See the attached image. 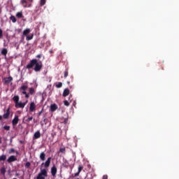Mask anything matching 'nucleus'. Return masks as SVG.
<instances>
[{"label": "nucleus", "instance_id": "f257e3e1", "mask_svg": "<svg viewBox=\"0 0 179 179\" xmlns=\"http://www.w3.org/2000/svg\"><path fill=\"white\" fill-rule=\"evenodd\" d=\"M34 68V71L36 72H40V71L43 68V63L42 62H38L36 59H34L32 60H30L29 64L27 65V69H31Z\"/></svg>", "mask_w": 179, "mask_h": 179}, {"label": "nucleus", "instance_id": "f03ea898", "mask_svg": "<svg viewBox=\"0 0 179 179\" xmlns=\"http://www.w3.org/2000/svg\"><path fill=\"white\" fill-rule=\"evenodd\" d=\"M34 0H21L20 4L24 8H29L32 6Z\"/></svg>", "mask_w": 179, "mask_h": 179}, {"label": "nucleus", "instance_id": "7ed1b4c3", "mask_svg": "<svg viewBox=\"0 0 179 179\" xmlns=\"http://www.w3.org/2000/svg\"><path fill=\"white\" fill-rule=\"evenodd\" d=\"M29 33H31V29H24V31H23V36H27V41L33 40V38H34V34L27 36L28 34H29Z\"/></svg>", "mask_w": 179, "mask_h": 179}, {"label": "nucleus", "instance_id": "20e7f679", "mask_svg": "<svg viewBox=\"0 0 179 179\" xmlns=\"http://www.w3.org/2000/svg\"><path fill=\"white\" fill-rule=\"evenodd\" d=\"M48 176L47 170L43 169L41 170V173H38V177H36V179H45V177H47Z\"/></svg>", "mask_w": 179, "mask_h": 179}, {"label": "nucleus", "instance_id": "39448f33", "mask_svg": "<svg viewBox=\"0 0 179 179\" xmlns=\"http://www.w3.org/2000/svg\"><path fill=\"white\" fill-rule=\"evenodd\" d=\"M3 85H8L10 84L11 85H13L12 81L13 80V78L12 76H9L8 78H3Z\"/></svg>", "mask_w": 179, "mask_h": 179}, {"label": "nucleus", "instance_id": "423d86ee", "mask_svg": "<svg viewBox=\"0 0 179 179\" xmlns=\"http://www.w3.org/2000/svg\"><path fill=\"white\" fill-rule=\"evenodd\" d=\"M27 102L22 103V102H15V108H24L25 107V105H27Z\"/></svg>", "mask_w": 179, "mask_h": 179}, {"label": "nucleus", "instance_id": "0eeeda50", "mask_svg": "<svg viewBox=\"0 0 179 179\" xmlns=\"http://www.w3.org/2000/svg\"><path fill=\"white\" fill-rule=\"evenodd\" d=\"M51 157L48 158L47 161H45V163H42V166L43 165V167H45V169H48L50 166V164H51Z\"/></svg>", "mask_w": 179, "mask_h": 179}, {"label": "nucleus", "instance_id": "6e6552de", "mask_svg": "<svg viewBox=\"0 0 179 179\" xmlns=\"http://www.w3.org/2000/svg\"><path fill=\"white\" fill-rule=\"evenodd\" d=\"M17 158H16V157L14 155L10 156L9 158H8L7 159V162L9 164H11L12 162H17Z\"/></svg>", "mask_w": 179, "mask_h": 179}, {"label": "nucleus", "instance_id": "1a4fd4ad", "mask_svg": "<svg viewBox=\"0 0 179 179\" xmlns=\"http://www.w3.org/2000/svg\"><path fill=\"white\" fill-rule=\"evenodd\" d=\"M19 122L18 115H15L14 119L12 120V125L13 127H15L17 125Z\"/></svg>", "mask_w": 179, "mask_h": 179}, {"label": "nucleus", "instance_id": "9d476101", "mask_svg": "<svg viewBox=\"0 0 179 179\" xmlns=\"http://www.w3.org/2000/svg\"><path fill=\"white\" fill-rule=\"evenodd\" d=\"M10 116V107L7 108V110H6V113L3 115V118L5 120H7L9 118Z\"/></svg>", "mask_w": 179, "mask_h": 179}, {"label": "nucleus", "instance_id": "9b49d317", "mask_svg": "<svg viewBox=\"0 0 179 179\" xmlns=\"http://www.w3.org/2000/svg\"><path fill=\"white\" fill-rule=\"evenodd\" d=\"M36 104L34 102L30 103V106H29V111L31 113H33L34 111H36Z\"/></svg>", "mask_w": 179, "mask_h": 179}, {"label": "nucleus", "instance_id": "f8f14e48", "mask_svg": "<svg viewBox=\"0 0 179 179\" xmlns=\"http://www.w3.org/2000/svg\"><path fill=\"white\" fill-rule=\"evenodd\" d=\"M56 173H57V168L55 166H52L51 168V174L53 177H55Z\"/></svg>", "mask_w": 179, "mask_h": 179}, {"label": "nucleus", "instance_id": "ddd939ff", "mask_svg": "<svg viewBox=\"0 0 179 179\" xmlns=\"http://www.w3.org/2000/svg\"><path fill=\"white\" fill-rule=\"evenodd\" d=\"M39 159H41V161L44 162L46 159V154L44 152H42L39 155Z\"/></svg>", "mask_w": 179, "mask_h": 179}, {"label": "nucleus", "instance_id": "4468645a", "mask_svg": "<svg viewBox=\"0 0 179 179\" xmlns=\"http://www.w3.org/2000/svg\"><path fill=\"white\" fill-rule=\"evenodd\" d=\"M62 166L64 167L65 169H69V161H67L66 159L63 161Z\"/></svg>", "mask_w": 179, "mask_h": 179}, {"label": "nucleus", "instance_id": "2eb2a0df", "mask_svg": "<svg viewBox=\"0 0 179 179\" xmlns=\"http://www.w3.org/2000/svg\"><path fill=\"white\" fill-rule=\"evenodd\" d=\"M41 138V133L40 131H36V133H34V139H38Z\"/></svg>", "mask_w": 179, "mask_h": 179}, {"label": "nucleus", "instance_id": "dca6fc26", "mask_svg": "<svg viewBox=\"0 0 179 179\" xmlns=\"http://www.w3.org/2000/svg\"><path fill=\"white\" fill-rule=\"evenodd\" d=\"M69 95V88H66L63 92V97H66Z\"/></svg>", "mask_w": 179, "mask_h": 179}, {"label": "nucleus", "instance_id": "f3484780", "mask_svg": "<svg viewBox=\"0 0 179 179\" xmlns=\"http://www.w3.org/2000/svg\"><path fill=\"white\" fill-rule=\"evenodd\" d=\"M57 108H58L57 105H56L55 103L52 104L50 106V110L52 112L56 111V110H57Z\"/></svg>", "mask_w": 179, "mask_h": 179}, {"label": "nucleus", "instance_id": "a211bd4d", "mask_svg": "<svg viewBox=\"0 0 179 179\" xmlns=\"http://www.w3.org/2000/svg\"><path fill=\"white\" fill-rule=\"evenodd\" d=\"M1 55L6 57V55L8 54V50L6 48L1 49Z\"/></svg>", "mask_w": 179, "mask_h": 179}, {"label": "nucleus", "instance_id": "6ab92c4d", "mask_svg": "<svg viewBox=\"0 0 179 179\" xmlns=\"http://www.w3.org/2000/svg\"><path fill=\"white\" fill-rule=\"evenodd\" d=\"M16 17L18 19H21L23 17L22 11L18 12L16 13Z\"/></svg>", "mask_w": 179, "mask_h": 179}, {"label": "nucleus", "instance_id": "aec40b11", "mask_svg": "<svg viewBox=\"0 0 179 179\" xmlns=\"http://www.w3.org/2000/svg\"><path fill=\"white\" fill-rule=\"evenodd\" d=\"M7 156L6 155H1L0 157V162H4L6 160Z\"/></svg>", "mask_w": 179, "mask_h": 179}, {"label": "nucleus", "instance_id": "412c9836", "mask_svg": "<svg viewBox=\"0 0 179 179\" xmlns=\"http://www.w3.org/2000/svg\"><path fill=\"white\" fill-rule=\"evenodd\" d=\"M13 101H14V103H19V96H14L13 97Z\"/></svg>", "mask_w": 179, "mask_h": 179}, {"label": "nucleus", "instance_id": "4be33fe9", "mask_svg": "<svg viewBox=\"0 0 179 179\" xmlns=\"http://www.w3.org/2000/svg\"><path fill=\"white\" fill-rule=\"evenodd\" d=\"M46 4V0H40L39 5L41 7H43Z\"/></svg>", "mask_w": 179, "mask_h": 179}, {"label": "nucleus", "instance_id": "5701e85b", "mask_svg": "<svg viewBox=\"0 0 179 179\" xmlns=\"http://www.w3.org/2000/svg\"><path fill=\"white\" fill-rule=\"evenodd\" d=\"M10 20H11L13 23H15L17 21L15 16L13 15L10 17Z\"/></svg>", "mask_w": 179, "mask_h": 179}, {"label": "nucleus", "instance_id": "b1692460", "mask_svg": "<svg viewBox=\"0 0 179 179\" xmlns=\"http://www.w3.org/2000/svg\"><path fill=\"white\" fill-rule=\"evenodd\" d=\"M20 90L27 91V85H21Z\"/></svg>", "mask_w": 179, "mask_h": 179}, {"label": "nucleus", "instance_id": "393cba45", "mask_svg": "<svg viewBox=\"0 0 179 179\" xmlns=\"http://www.w3.org/2000/svg\"><path fill=\"white\" fill-rule=\"evenodd\" d=\"M22 94L25 95V98L26 99H29V94L28 93H27L26 90H22Z\"/></svg>", "mask_w": 179, "mask_h": 179}, {"label": "nucleus", "instance_id": "a878e982", "mask_svg": "<svg viewBox=\"0 0 179 179\" xmlns=\"http://www.w3.org/2000/svg\"><path fill=\"white\" fill-rule=\"evenodd\" d=\"M1 173L2 175H5V173H6V169L4 167H2V168L1 169Z\"/></svg>", "mask_w": 179, "mask_h": 179}, {"label": "nucleus", "instance_id": "bb28decb", "mask_svg": "<svg viewBox=\"0 0 179 179\" xmlns=\"http://www.w3.org/2000/svg\"><path fill=\"white\" fill-rule=\"evenodd\" d=\"M24 167H25V169H29V167H31V162L25 163Z\"/></svg>", "mask_w": 179, "mask_h": 179}, {"label": "nucleus", "instance_id": "cd10ccee", "mask_svg": "<svg viewBox=\"0 0 179 179\" xmlns=\"http://www.w3.org/2000/svg\"><path fill=\"white\" fill-rule=\"evenodd\" d=\"M29 94L31 95L34 94V89L33 87L29 88Z\"/></svg>", "mask_w": 179, "mask_h": 179}, {"label": "nucleus", "instance_id": "c85d7f7f", "mask_svg": "<svg viewBox=\"0 0 179 179\" xmlns=\"http://www.w3.org/2000/svg\"><path fill=\"white\" fill-rule=\"evenodd\" d=\"M69 76V71L66 69L64 71V78H66Z\"/></svg>", "mask_w": 179, "mask_h": 179}, {"label": "nucleus", "instance_id": "c756f323", "mask_svg": "<svg viewBox=\"0 0 179 179\" xmlns=\"http://www.w3.org/2000/svg\"><path fill=\"white\" fill-rule=\"evenodd\" d=\"M80 172L78 171V173L72 174L71 177H78V176H80Z\"/></svg>", "mask_w": 179, "mask_h": 179}, {"label": "nucleus", "instance_id": "7c9ffc66", "mask_svg": "<svg viewBox=\"0 0 179 179\" xmlns=\"http://www.w3.org/2000/svg\"><path fill=\"white\" fill-rule=\"evenodd\" d=\"M62 87V83H58L56 85L57 88H61Z\"/></svg>", "mask_w": 179, "mask_h": 179}, {"label": "nucleus", "instance_id": "2f4dec72", "mask_svg": "<svg viewBox=\"0 0 179 179\" xmlns=\"http://www.w3.org/2000/svg\"><path fill=\"white\" fill-rule=\"evenodd\" d=\"M83 165L78 166V172L80 173L83 171Z\"/></svg>", "mask_w": 179, "mask_h": 179}, {"label": "nucleus", "instance_id": "473e14b6", "mask_svg": "<svg viewBox=\"0 0 179 179\" xmlns=\"http://www.w3.org/2000/svg\"><path fill=\"white\" fill-rule=\"evenodd\" d=\"M59 152L62 153H65V148H62L59 150Z\"/></svg>", "mask_w": 179, "mask_h": 179}, {"label": "nucleus", "instance_id": "72a5a7b5", "mask_svg": "<svg viewBox=\"0 0 179 179\" xmlns=\"http://www.w3.org/2000/svg\"><path fill=\"white\" fill-rule=\"evenodd\" d=\"M15 150L14 148H11L9 150V154L11 155L12 153L15 152Z\"/></svg>", "mask_w": 179, "mask_h": 179}, {"label": "nucleus", "instance_id": "f704fd0d", "mask_svg": "<svg viewBox=\"0 0 179 179\" xmlns=\"http://www.w3.org/2000/svg\"><path fill=\"white\" fill-rule=\"evenodd\" d=\"M3 129H5L6 131H9L10 130V126H3Z\"/></svg>", "mask_w": 179, "mask_h": 179}, {"label": "nucleus", "instance_id": "c9c22d12", "mask_svg": "<svg viewBox=\"0 0 179 179\" xmlns=\"http://www.w3.org/2000/svg\"><path fill=\"white\" fill-rule=\"evenodd\" d=\"M43 110H44V108H42V110L38 113V117H40L42 115Z\"/></svg>", "mask_w": 179, "mask_h": 179}, {"label": "nucleus", "instance_id": "e433bc0d", "mask_svg": "<svg viewBox=\"0 0 179 179\" xmlns=\"http://www.w3.org/2000/svg\"><path fill=\"white\" fill-rule=\"evenodd\" d=\"M64 103L65 106H69V102L68 101H64Z\"/></svg>", "mask_w": 179, "mask_h": 179}, {"label": "nucleus", "instance_id": "4c0bfd02", "mask_svg": "<svg viewBox=\"0 0 179 179\" xmlns=\"http://www.w3.org/2000/svg\"><path fill=\"white\" fill-rule=\"evenodd\" d=\"M68 122H69V119L65 118L64 121L63 122V123H64V124H66Z\"/></svg>", "mask_w": 179, "mask_h": 179}, {"label": "nucleus", "instance_id": "58836bf2", "mask_svg": "<svg viewBox=\"0 0 179 179\" xmlns=\"http://www.w3.org/2000/svg\"><path fill=\"white\" fill-rule=\"evenodd\" d=\"M33 120V117H28V119H27V122H31V121H32Z\"/></svg>", "mask_w": 179, "mask_h": 179}, {"label": "nucleus", "instance_id": "ea45409f", "mask_svg": "<svg viewBox=\"0 0 179 179\" xmlns=\"http://www.w3.org/2000/svg\"><path fill=\"white\" fill-rule=\"evenodd\" d=\"M36 58L41 59L42 57V54H39L36 56Z\"/></svg>", "mask_w": 179, "mask_h": 179}, {"label": "nucleus", "instance_id": "a19ab883", "mask_svg": "<svg viewBox=\"0 0 179 179\" xmlns=\"http://www.w3.org/2000/svg\"><path fill=\"white\" fill-rule=\"evenodd\" d=\"M3 36V31L0 29V38Z\"/></svg>", "mask_w": 179, "mask_h": 179}, {"label": "nucleus", "instance_id": "79ce46f5", "mask_svg": "<svg viewBox=\"0 0 179 179\" xmlns=\"http://www.w3.org/2000/svg\"><path fill=\"white\" fill-rule=\"evenodd\" d=\"M103 179H108V176L107 175L103 176Z\"/></svg>", "mask_w": 179, "mask_h": 179}, {"label": "nucleus", "instance_id": "37998d69", "mask_svg": "<svg viewBox=\"0 0 179 179\" xmlns=\"http://www.w3.org/2000/svg\"><path fill=\"white\" fill-rule=\"evenodd\" d=\"M49 52H50V54H53V50H50Z\"/></svg>", "mask_w": 179, "mask_h": 179}, {"label": "nucleus", "instance_id": "c03bdc74", "mask_svg": "<svg viewBox=\"0 0 179 179\" xmlns=\"http://www.w3.org/2000/svg\"><path fill=\"white\" fill-rule=\"evenodd\" d=\"M72 178V179H80L79 178H78V177H71Z\"/></svg>", "mask_w": 179, "mask_h": 179}, {"label": "nucleus", "instance_id": "a18cd8bd", "mask_svg": "<svg viewBox=\"0 0 179 179\" xmlns=\"http://www.w3.org/2000/svg\"><path fill=\"white\" fill-rule=\"evenodd\" d=\"M0 144H2V138L0 137Z\"/></svg>", "mask_w": 179, "mask_h": 179}, {"label": "nucleus", "instance_id": "49530a36", "mask_svg": "<svg viewBox=\"0 0 179 179\" xmlns=\"http://www.w3.org/2000/svg\"><path fill=\"white\" fill-rule=\"evenodd\" d=\"M2 118H3V116H2V115H0V121L2 120Z\"/></svg>", "mask_w": 179, "mask_h": 179}, {"label": "nucleus", "instance_id": "de8ad7c7", "mask_svg": "<svg viewBox=\"0 0 179 179\" xmlns=\"http://www.w3.org/2000/svg\"><path fill=\"white\" fill-rule=\"evenodd\" d=\"M67 84H69H69H71V82H69V81H67Z\"/></svg>", "mask_w": 179, "mask_h": 179}, {"label": "nucleus", "instance_id": "09e8293b", "mask_svg": "<svg viewBox=\"0 0 179 179\" xmlns=\"http://www.w3.org/2000/svg\"><path fill=\"white\" fill-rule=\"evenodd\" d=\"M71 96H69V98H71Z\"/></svg>", "mask_w": 179, "mask_h": 179}, {"label": "nucleus", "instance_id": "8fccbe9b", "mask_svg": "<svg viewBox=\"0 0 179 179\" xmlns=\"http://www.w3.org/2000/svg\"><path fill=\"white\" fill-rule=\"evenodd\" d=\"M13 179H16V178H13Z\"/></svg>", "mask_w": 179, "mask_h": 179}]
</instances>
